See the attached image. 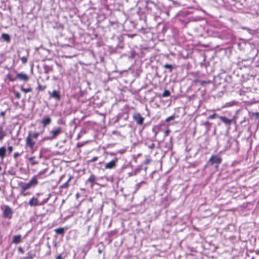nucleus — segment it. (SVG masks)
<instances>
[{
    "instance_id": "f257e3e1",
    "label": "nucleus",
    "mask_w": 259,
    "mask_h": 259,
    "mask_svg": "<svg viewBox=\"0 0 259 259\" xmlns=\"http://www.w3.org/2000/svg\"><path fill=\"white\" fill-rule=\"evenodd\" d=\"M38 137V134H32V132L30 131L28 132V135L25 139V149L27 152L33 154L36 151L38 147L36 140Z\"/></svg>"
},
{
    "instance_id": "f03ea898",
    "label": "nucleus",
    "mask_w": 259,
    "mask_h": 259,
    "mask_svg": "<svg viewBox=\"0 0 259 259\" xmlns=\"http://www.w3.org/2000/svg\"><path fill=\"white\" fill-rule=\"evenodd\" d=\"M37 176H34L27 183L20 182L18 183L20 194L23 196H29L31 193L27 190L31 188H35L38 184Z\"/></svg>"
},
{
    "instance_id": "7ed1b4c3",
    "label": "nucleus",
    "mask_w": 259,
    "mask_h": 259,
    "mask_svg": "<svg viewBox=\"0 0 259 259\" xmlns=\"http://www.w3.org/2000/svg\"><path fill=\"white\" fill-rule=\"evenodd\" d=\"M145 3V9L148 13L155 17L160 14L161 10L157 4L152 1H147Z\"/></svg>"
},
{
    "instance_id": "20e7f679",
    "label": "nucleus",
    "mask_w": 259,
    "mask_h": 259,
    "mask_svg": "<svg viewBox=\"0 0 259 259\" xmlns=\"http://www.w3.org/2000/svg\"><path fill=\"white\" fill-rule=\"evenodd\" d=\"M62 132V128L60 126L54 127L53 129L50 132V136H46L44 137L41 141H52L56 138Z\"/></svg>"
},
{
    "instance_id": "39448f33",
    "label": "nucleus",
    "mask_w": 259,
    "mask_h": 259,
    "mask_svg": "<svg viewBox=\"0 0 259 259\" xmlns=\"http://www.w3.org/2000/svg\"><path fill=\"white\" fill-rule=\"evenodd\" d=\"M222 159L218 155H212L207 162L208 165H214L216 168L221 163Z\"/></svg>"
},
{
    "instance_id": "423d86ee",
    "label": "nucleus",
    "mask_w": 259,
    "mask_h": 259,
    "mask_svg": "<svg viewBox=\"0 0 259 259\" xmlns=\"http://www.w3.org/2000/svg\"><path fill=\"white\" fill-rule=\"evenodd\" d=\"M3 210V217L5 219H8L10 220L12 218L13 214L14 213V211L12 208L10 207L9 205H5L4 206L3 208H2Z\"/></svg>"
},
{
    "instance_id": "0eeeda50",
    "label": "nucleus",
    "mask_w": 259,
    "mask_h": 259,
    "mask_svg": "<svg viewBox=\"0 0 259 259\" xmlns=\"http://www.w3.org/2000/svg\"><path fill=\"white\" fill-rule=\"evenodd\" d=\"M42 195V193H37L35 196H33L28 201V205L30 207H36L38 206V197Z\"/></svg>"
},
{
    "instance_id": "6e6552de",
    "label": "nucleus",
    "mask_w": 259,
    "mask_h": 259,
    "mask_svg": "<svg viewBox=\"0 0 259 259\" xmlns=\"http://www.w3.org/2000/svg\"><path fill=\"white\" fill-rule=\"evenodd\" d=\"M219 119H220L221 121L224 123L228 129L230 128V126L233 122L235 123L234 117L232 118H228L225 116H220V117H219Z\"/></svg>"
},
{
    "instance_id": "1a4fd4ad",
    "label": "nucleus",
    "mask_w": 259,
    "mask_h": 259,
    "mask_svg": "<svg viewBox=\"0 0 259 259\" xmlns=\"http://www.w3.org/2000/svg\"><path fill=\"white\" fill-rule=\"evenodd\" d=\"M6 123L5 119L3 118L0 123V142H2L4 138L7 136V132L4 130Z\"/></svg>"
},
{
    "instance_id": "9d476101",
    "label": "nucleus",
    "mask_w": 259,
    "mask_h": 259,
    "mask_svg": "<svg viewBox=\"0 0 259 259\" xmlns=\"http://www.w3.org/2000/svg\"><path fill=\"white\" fill-rule=\"evenodd\" d=\"M133 118L138 125H142L143 124L145 118L140 113L135 112L133 115Z\"/></svg>"
},
{
    "instance_id": "9b49d317",
    "label": "nucleus",
    "mask_w": 259,
    "mask_h": 259,
    "mask_svg": "<svg viewBox=\"0 0 259 259\" xmlns=\"http://www.w3.org/2000/svg\"><path fill=\"white\" fill-rule=\"evenodd\" d=\"M118 161V158L114 157L112 160L106 163L105 168L109 169L115 168L117 165Z\"/></svg>"
},
{
    "instance_id": "f8f14e48",
    "label": "nucleus",
    "mask_w": 259,
    "mask_h": 259,
    "mask_svg": "<svg viewBox=\"0 0 259 259\" xmlns=\"http://www.w3.org/2000/svg\"><path fill=\"white\" fill-rule=\"evenodd\" d=\"M17 79H19L21 81L27 82L29 79V76L23 72L17 73L16 75Z\"/></svg>"
},
{
    "instance_id": "ddd939ff",
    "label": "nucleus",
    "mask_w": 259,
    "mask_h": 259,
    "mask_svg": "<svg viewBox=\"0 0 259 259\" xmlns=\"http://www.w3.org/2000/svg\"><path fill=\"white\" fill-rule=\"evenodd\" d=\"M50 97L57 101L61 99V95L59 91L54 90L52 93H50Z\"/></svg>"
},
{
    "instance_id": "4468645a",
    "label": "nucleus",
    "mask_w": 259,
    "mask_h": 259,
    "mask_svg": "<svg viewBox=\"0 0 259 259\" xmlns=\"http://www.w3.org/2000/svg\"><path fill=\"white\" fill-rule=\"evenodd\" d=\"M51 118L48 116H44L41 121V123L44 127L50 124L51 122Z\"/></svg>"
},
{
    "instance_id": "2eb2a0df",
    "label": "nucleus",
    "mask_w": 259,
    "mask_h": 259,
    "mask_svg": "<svg viewBox=\"0 0 259 259\" xmlns=\"http://www.w3.org/2000/svg\"><path fill=\"white\" fill-rule=\"evenodd\" d=\"M7 150L5 146L0 147V158L2 162L3 161L4 158L6 156Z\"/></svg>"
},
{
    "instance_id": "dca6fc26",
    "label": "nucleus",
    "mask_w": 259,
    "mask_h": 259,
    "mask_svg": "<svg viewBox=\"0 0 259 259\" xmlns=\"http://www.w3.org/2000/svg\"><path fill=\"white\" fill-rule=\"evenodd\" d=\"M44 70V73L46 74H49L50 72L53 71V66L48 65L47 64H44L43 66Z\"/></svg>"
},
{
    "instance_id": "f3484780",
    "label": "nucleus",
    "mask_w": 259,
    "mask_h": 259,
    "mask_svg": "<svg viewBox=\"0 0 259 259\" xmlns=\"http://www.w3.org/2000/svg\"><path fill=\"white\" fill-rule=\"evenodd\" d=\"M160 130V127L159 125H155L153 126L152 131L154 134L153 138L154 140L156 139V136L157 134L159 133Z\"/></svg>"
},
{
    "instance_id": "a211bd4d",
    "label": "nucleus",
    "mask_w": 259,
    "mask_h": 259,
    "mask_svg": "<svg viewBox=\"0 0 259 259\" xmlns=\"http://www.w3.org/2000/svg\"><path fill=\"white\" fill-rule=\"evenodd\" d=\"M21 242V235H15L13 237L12 243L18 244Z\"/></svg>"
},
{
    "instance_id": "6ab92c4d",
    "label": "nucleus",
    "mask_w": 259,
    "mask_h": 259,
    "mask_svg": "<svg viewBox=\"0 0 259 259\" xmlns=\"http://www.w3.org/2000/svg\"><path fill=\"white\" fill-rule=\"evenodd\" d=\"M73 177L71 175L69 176L68 179L67 181L64 183L63 184L60 186V188H65L67 189L69 187V182L71 181V180L72 179Z\"/></svg>"
},
{
    "instance_id": "aec40b11",
    "label": "nucleus",
    "mask_w": 259,
    "mask_h": 259,
    "mask_svg": "<svg viewBox=\"0 0 259 259\" xmlns=\"http://www.w3.org/2000/svg\"><path fill=\"white\" fill-rule=\"evenodd\" d=\"M95 181L96 177L94 176V175L92 174L89 179L87 180L86 183L88 182L91 183L92 186H93L95 184Z\"/></svg>"
},
{
    "instance_id": "412c9836",
    "label": "nucleus",
    "mask_w": 259,
    "mask_h": 259,
    "mask_svg": "<svg viewBox=\"0 0 259 259\" xmlns=\"http://www.w3.org/2000/svg\"><path fill=\"white\" fill-rule=\"evenodd\" d=\"M36 157L35 156H32L28 158V160L30 162L31 165L33 166L34 165L38 164V161L35 160Z\"/></svg>"
},
{
    "instance_id": "4be33fe9",
    "label": "nucleus",
    "mask_w": 259,
    "mask_h": 259,
    "mask_svg": "<svg viewBox=\"0 0 259 259\" xmlns=\"http://www.w3.org/2000/svg\"><path fill=\"white\" fill-rule=\"evenodd\" d=\"M50 196H51V194H49L48 195V196L47 198H45V199H43L42 200L40 201L39 200V199L38 198V206H41V205H44L45 203H46L49 199H50Z\"/></svg>"
},
{
    "instance_id": "5701e85b",
    "label": "nucleus",
    "mask_w": 259,
    "mask_h": 259,
    "mask_svg": "<svg viewBox=\"0 0 259 259\" xmlns=\"http://www.w3.org/2000/svg\"><path fill=\"white\" fill-rule=\"evenodd\" d=\"M90 248H91V245L88 243H87L84 245L83 248L82 250V252L83 253L84 256L87 254V253H88V251L90 250Z\"/></svg>"
},
{
    "instance_id": "b1692460",
    "label": "nucleus",
    "mask_w": 259,
    "mask_h": 259,
    "mask_svg": "<svg viewBox=\"0 0 259 259\" xmlns=\"http://www.w3.org/2000/svg\"><path fill=\"white\" fill-rule=\"evenodd\" d=\"M54 231L58 234H60L63 236L65 232V229L63 228H59L54 230Z\"/></svg>"
},
{
    "instance_id": "393cba45",
    "label": "nucleus",
    "mask_w": 259,
    "mask_h": 259,
    "mask_svg": "<svg viewBox=\"0 0 259 259\" xmlns=\"http://www.w3.org/2000/svg\"><path fill=\"white\" fill-rule=\"evenodd\" d=\"M1 37L7 42H9L10 41V37L8 34L3 33L2 34Z\"/></svg>"
},
{
    "instance_id": "a878e982",
    "label": "nucleus",
    "mask_w": 259,
    "mask_h": 259,
    "mask_svg": "<svg viewBox=\"0 0 259 259\" xmlns=\"http://www.w3.org/2000/svg\"><path fill=\"white\" fill-rule=\"evenodd\" d=\"M7 77L8 78V79L9 80V81H11V82H14L15 81H16L17 80V78H16V76L14 77H13V76L9 73L7 75Z\"/></svg>"
},
{
    "instance_id": "bb28decb",
    "label": "nucleus",
    "mask_w": 259,
    "mask_h": 259,
    "mask_svg": "<svg viewBox=\"0 0 259 259\" xmlns=\"http://www.w3.org/2000/svg\"><path fill=\"white\" fill-rule=\"evenodd\" d=\"M163 67L164 68L168 69L170 72L172 71L173 66L171 65L165 64L164 65Z\"/></svg>"
},
{
    "instance_id": "cd10ccee",
    "label": "nucleus",
    "mask_w": 259,
    "mask_h": 259,
    "mask_svg": "<svg viewBox=\"0 0 259 259\" xmlns=\"http://www.w3.org/2000/svg\"><path fill=\"white\" fill-rule=\"evenodd\" d=\"M145 145H147L148 148L151 150L153 149L155 146V144L153 142H151L149 144L148 142H146Z\"/></svg>"
},
{
    "instance_id": "c85d7f7f",
    "label": "nucleus",
    "mask_w": 259,
    "mask_h": 259,
    "mask_svg": "<svg viewBox=\"0 0 259 259\" xmlns=\"http://www.w3.org/2000/svg\"><path fill=\"white\" fill-rule=\"evenodd\" d=\"M21 91H22V92L26 93H28V92H30L32 91V89L31 88H24L23 87H21Z\"/></svg>"
},
{
    "instance_id": "c756f323",
    "label": "nucleus",
    "mask_w": 259,
    "mask_h": 259,
    "mask_svg": "<svg viewBox=\"0 0 259 259\" xmlns=\"http://www.w3.org/2000/svg\"><path fill=\"white\" fill-rule=\"evenodd\" d=\"M47 169L46 168V169H44L43 170L39 172L38 173V174L36 175H35V176H37V179L38 180L39 179H41V175H42L43 174H45L47 172Z\"/></svg>"
},
{
    "instance_id": "7c9ffc66",
    "label": "nucleus",
    "mask_w": 259,
    "mask_h": 259,
    "mask_svg": "<svg viewBox=\"0 0 259 259\" xmlns=\"http://www.w3.org/2000/svg\"><path fill=\"white\" fill-rule=\"evenodd\" d=\"M170 95V92L168 91V90H165L163 94H162V97H167L168 96H169Z\"/></svg>"
},
{
    "instance_id": "2f4dec72",
    "label": "nucleus",
    "mask_w": 259,
    "mask_h": 259,
    "mask_svg": "<svg viewBox=\"0 0 259 259\" xmlns=\"http://www.w3.org/2000/svg\"><path fill=\"white\" fill-rule=\"evenodd\" d=\"M219 117H220V116L218 114H216V113H214L213 114H211V115H210L208 117V118L209 119H213L215 118H219Z\"/></svg>"
},
{
    "instance_id": "473e14b6",
    "label": "nucleus",
    "mask_w": 259,
    "mask_h": 259,
    "mask_svg": "<svg viewBox=\"0 0 259 259\" xmlns=\"http://www.w3.org/2000/svg\"><path fill=\"white\" fill-rule=\"evenodd\" d=\"M252 118H254L255 119H257L259 118V112H252L251 113Z\"/></svg>"
},
{
    "instance_id": "72a5a7b5",
    "label": "nucleus",
    "mask_w": 259,
    "mask_h": 259,
    "mask_svg": "<svg viewBox=\"0 0 259 259\" xmlns=\"http://www.w3.org/2000/svg\"><path fill=\"white\" fill-rule=\"evenodd\" d=\"M27 257L28 258V259H33L35 256V254L32 253L30 251H29L27 253Z\"/></svg>"
},
{
    "instance_id": "f704fd0d",
    "label": "nucleus",
    "mask_w": 259,
    "mask_h": 259,
    "mask_svg": "<svg viewBox=\"0 0 259 259\" xmlns=\"http://www.w3.org/2000/svg\"><path fill=\"white\" fill-rule=\"evenodd\" d=\"M46 85H41V84H40L39 83L38 84V86L36 88V90H38V91H44L46 89Z\"/></svg>"
},
{
    "instance_id": "c9c22d12",
    "label": "nucleus",
    "mask_w": 259,
    "mask_h": 259,
    "mask_svg": "<svg viewBox=\"0 0 259 259\" xmlns=\"http://www.w3.org/2000/svg\"><path fill=\"white\" fill-rule=\"evenodd\" d=\"M176 116L175 115H171V116H170L168 117H167L165 119V121L166 122H169L171 120H172L174 119H175Z\"/></svg>"
},
{
    "instance_id": "e433bc0d",
    "label": "nucleus",
    "mask_w": 259,
    "mask_h": 259,
    "mask_svg": "<svg viewBox=\"0 0 259 259\" xmlns=\"http://www.w3.org/2000/svg\"><path fill=\"white\" fill-rule=\"evenodd\" d=\"M98 159V157H97V156L94 157L93 158L88 160V163H90L95 162V161H97Z\"/></svg>"
},
{
    "instance_id": "4c0bfd02",
    "label": "nucleus",
    "mask_w": 259,
    "mask_h": 259,
    "mask_svg": "<svg viewBox=\"0 0 259 259\" xmlns=\"http://www.w3.org/2000/svg\"><path fill=\"white\" fill-rule=\"evenodd\" d=\"M21 60L23 64H25L27 62V57L26 56H23L21 58Z\"/></svg>"
},
{
    "instance_id": "58836bf2",
    "label": "nucleus",
    "mask_w": 259,
    "mask_h": 259,
    "mask_svg": "<svg viewBox=\"0 0 259 259\" xmlns=\"http://www.w3.org/2000/svg\"><path fill=\"white\" fill-rule=\"evenodd\" d=\"M65 256L63 254H60L56 257V259H64Z\"/></svg>"
},
{
    "instance_id": "ea45409f",
    "label": "nucleus",
    "mask_w": 259,
    "mask_h": 259,
    "mask_svg": "<svg viewBox=\"0 0 259 259\" xmlns=\"http://www.w3.org/2000/svg\"><path fill=\"white\" fill-rule=\"evenodd\" d=\"M14 95H15V97H16L17 99H19L21 98V95H20V94L18 92H16V91H15V92H14Z\"/></svg>"
},
{
    "instance_id": "a19ab883",
    "label": "nucleus",
    "mask_w": 259,
    "mask_h": 259,
    "mask_svg": "<svg viewBox=\"0 0 259 259\" xmlns=\"http://www.w3.org/2000/svg\"><path fill=\"white\" fill-rule=\"evenodd\" d=\"M139 16L141 20H143L144 22L146 21V16L144 14H141Z\"/></svg>"
},
{
    "instance_id": "79ce46f5",
    "label": "nucleus",
    "mask_w": 259,
    "mask_h": 259,
    "mask_svg": "<svg viewBox=\"0 0 259 259\" xmlns=\"http://www.w3.org/2000/svg\"><path fill=\"white\" fill-rule=\"evenodd\" d=\"M136 53L135 52H131V54L129 56V58L131 59H133L135 57Z\"/></svg>"
},
{
    "instance_id": "37998d69",
    "label": "nucleus",
    "mask_w": 259,
    "mask_h": 259,
    "mask_svg": "<svg viewBox=\"0 0 259 259\" xmlns=\"http://www.w3.org/2000/svg\"><path fill=\"white\" fill-rule=\"evenodd\" d=\"M137 172H138V170H136L134 172H129L128 174V176L129 177H131V176H135L137 175Z\"/></svg>"
},
{
    "instance_id": "c03bdc74",
    "label": "nucleus",
    "mask_w": 259,
    "mask_h": 259,
    "mask_svg": "<svg viewBox=\"0 0 259 259\" xmlns=\"http://www.w3.org/2000/svg\"><path fill=\"white\" fill-rule=\"evenodd\" d=\"M21 153H20L19 152L14 153V155H13L14 158L15 159H17L18 156L21 155Z\"/></svg>"
},
{
    "instance_id": "a18cd8bd",
    "label": "nucleus",
    "mask_w": 259,
    "mask_h": 259,
    "mask_svg": "<svg viewBox=\"0 0 259 259\" xmlns=\"http://www.w3.org/2000/svg\"><path fill=\"white\" fill-rule=\"evenodd\" d=\"M13 150V147L12 146H10L8 147V151L9 154H11Z\"/></svg>"
},
{
    "instance_id": "49530a36",
    "label": "nucleus",
    "mask_w": 259,
    "mask_h": 259,
    "mask_svg": "<svg viewBox=\"0 0 259 259\" xmlns=\"http://www.w3.org/2000/svg\"><path fill=\"white\" fill-rule=\"evenodd\" d=\"M18 250L19 252L21 253V254H23L24 253V249L21 247H19Z\"/></svg>"
},
{
    "instance_id": "de8ad7c7",
    "label": "nucleus",
    "mask_w": 259,
    "mask_h": 259,
    "mask_svg": "<svg viewBox=\"0 0 259 259\" xmlns=\"http://www.w3.org/2000/svg\"><path fill=\"white\" fill-rule=\"evenodd\" d=\"M6 115V111H1L0 112V116L3 117V118H5V116Z\"/></svg>"
},
{
    "instance_id": "09e8293b",
    "label": "nucleus",
    "mask_w": 259,
    "mask_h": 259,
    "mask_svg": "<svg viewBox=\"0 0 259 259\" xmlns=\"http://www.w3.org/2000/svg\"><path fill=\"white\" fill-rule=\"evenodd\" d=\"M233 105L232 102H228L226 103L225 106L226 107H230L231 106Z\"/></svg>"
},
{
    "instance_id": "8fccbe9b",
    "label": "nucleus",
    "mask_w": 259,
    "mask_h": 259,
    "mask_svg": "<svg viewBox=\"0 0 259 259\" xmlns=\"http://www.w3.org/2000/svg\"><path fill=\"white\" fill-rule=\"evenodd\" d=\"M44 129L41 130V131H40L39 132L32 133V134H38V136H39L40 135L44 133Z\"/></svg>"
},
{
    "instance_id": "3c124183",
    "label": "nucleus",
    "mask_w": 259,
    "mask_h": 259,
    "mask_svg": "<svg viewBox=\"0 0 259 259\" xmlns=\"http://www.w3.org/2000/svg\"><path fill=\"white\" fill-rule=\"evenodd\" d=\"M252 7V5H249L247 6L246 12H248V10H250Z\"/></svg>"
},
{
    "instance_id": "603ef678",
    "label": "nucleus",
    "mask_w": 259,
    "mask_h": 259,
    "mask_svg": "<svg viewBox=\"0 0 259 259\" xmlns=\"http://www.w3.org/2000/svg\"><path fill=\"white\" fill-rule=\"evenodd\" d=\"M116 233V231H111L109 233V235H113L115 234Z\"/></svg>"
},
{
    "instance_id": "864d4df0",
    "label": "nucleus",
    "mask_w": 259,
    "mask_h": 259,
    "mask_svg": "<svg viewBox=\"0 0 259 259\" xmlns=\"http://www.w3.org/2000/svg\"><path fill=\"white\" fill-rule=\"evenodd\" d=\"M169 132V131L168 130L165 131V132H164L165 136H167L168 135Z\"/></svg>"
},
{
    "instance_id": "5fc2aeb1",
    "label": "nucleus",
    "mask_w": 259,
    "mask_h": 259,
    "mask_svg": "<svg viewBox=\"0 0 259 259\" xmlns=\"http://www.w3.org/2000/svg\"><path fill=\"white\" fill-rule=\"evenodd\" d=\"M98 252H99V253H101L102 251L101 249L99 248L98 250Z\"/></svg>"
},
{
    "instance_id": "6e6d98bb",
    "label": "nucleus",
    "mask_w": 259,
    "mask_h": 259,
    "mask_svg": "<svg viewBox=\"0 0 259 259\" xmlns=\"http://www.w3.org/2000/svg\"><path fill=\"white\" fill-rule=\"evenodd\" d=\"M245 119L244 118V120H243L242 121H241L240 122V123H241V124H242V123H243L244 122H245Z\"/></svg>"
},
{
    "instance_id": "4d7b16f0",
    "label": "nucleus",
    "mask_w": 259,
    "mask_h": 259,
    "mask_svg": "<svg viewBox=\"0 0 259 259\" xmlns=\"http://www.w3.org/2000/svg\"><path fill=\"white\" fill-rule=\"evenodd\" d=\"M80 134H78L77 137V139L78 140L80 138Z\"/></svg>"
},
{
    "instance_id": "13d9d810",
    "label": "nucleus",
    "mask_w": 259,
    "mask_h": 259,
    "mask_svg": "<svg viewBox=\"0 0 259 259\" xmlns=\"http://www.w3.org/2000/svg\"><path fill=\"white\" fill-rule=\"evenodd\" d=\"M56 64L57 66H58L59 67L60 66V65L57 62H56Z\"/></svg>"
},
{
    "instance_id": "bf43d9fd",
    "label": "nucleus",
    "mask_w": 259,
    "mask_h": 259,
    "mask_svg": "<svg viewBox=\"0 0 259 259\" xmlns=\"http://www.w3.org/2000/svg\"><path fill=\"white\" fill-rule=\"evenodd\" d=\"M81 146V145H80V144H79V143H77V146L78 147H80Z\"/></svg>"
},
{
    "instance_id": "052dcab7",
    "label": "nucleus",
    "mask_w": 259,
    "mask_h": 259,
    "mask_svg": "<svg viewBox=\"0 0 259 259\" xmlns=\"http://www.w3.org/2000/svg\"><path fill=\"white\" fill-rule=\"evenodd\" d=\"M209 124V122L208 121H206V122H205V125H208V124Z\"/></svg>"
},
{
    "instance_id": "680f3d73",
    "label": "nucleus",
    "mask_w": 259,
    "mask_h": 259,
    "mask_svg": "<svg viewBox=\"0 0 259 259\" xmlns=\"http://www.w3.org/2000/svg\"><path fill=\"white\" fill-rule=\"evenodd\" d=\"M63 177V176H61V177H60V180L62 179Z\"/></svg>"
},
{
    "instance_id": "e2e57ef3",
    "label": "nucleus",
    "mask_w": 259,
    "mask_h": 259,
    "mask_svg": "<svg viewBox=\"0 0 259 259\" xmlns=\"http://www.w3.org/2000/svg\"><path fill=\"white\" fill-rule=\"evenodd\" d=\"M242 63V62H239V64H240Z\"/></svg>"
}]
</instances>
